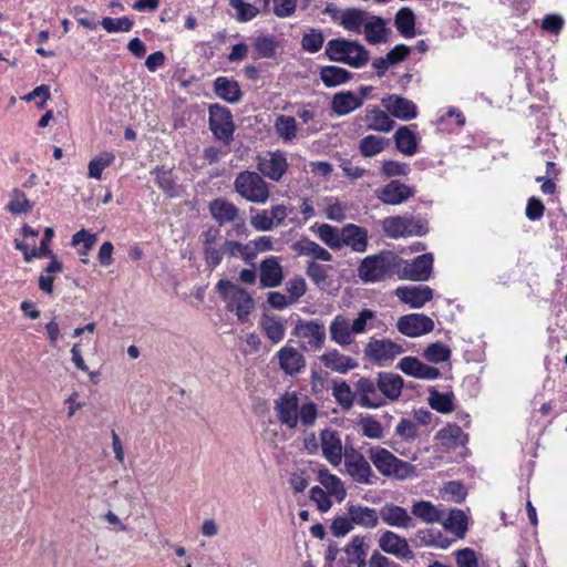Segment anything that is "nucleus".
Masks as SVG:
<instances>
[{
  "label": "nucleus",
  "instance_id": "1",
  "mask_svg": "<svg viewBox=\"0 0 567 567\" xmlns=\"http://www.w3.org/2000/svg\"><path fill=\"white\" fill-rule=\"evenodd\" d=\"M401 257L391 250L364 257L358 266V277L363 284L385 281L398 276Z\"/></svg>",
  "mask_w": 567,
  "mask_h": 567
},
{
  "label": "nucleus",
  "instance_id": "2",
  "mask_svg": "<svg viewBox=\"0 0 567 567\" xmlns=\"http://www.w3.org/2000/svg\"><path fill=\"white\" fill-rule=\"evenodd\" d=\"M326 56L332 62L347 64L354 69H361L370 60V52L357 40L336 38L327 42Z\"/></svg>",
  "mask_w": 567,
  "mask_h": 567
},
{
  "label": "nucleus",
  "instance_id": "3",
  "mask_svg": "<svg viewBox=\"0 0 567 567\" xmlns=\"http://www.w3.org/2000/svg\"><path fill=\"white\" fill-rule=\"evenodd\" d=\"M368 455L369 460L383 476L405 480L415 472L414 465L398 458L384 447L372 446L369 449Z\"/></svg>",
  "mask_w": 567,
  "mask_h": 567
},
{
  "label": "nucleus",
  "instance_id": "4",
  "mask_svg": "<svg viewBox=\"0 0 567 567\" xmlns=\"http://www.w3.org/2000/svg\"><path fill=\"white\" fill-rule=\"evenodd\" d=\"M234 188L244 199L264 204L269 198V186L262 176L252 171H243L234 181Z\"/></svg>",
  "mask_w": 567,
  "mask_h": 567
},
{
  "label": "nucleus",
  "instance_id": "5",
  "mask_svg": "<svg viewBox=\"0 0 567 567\" xmlns=\"http://www.w3.org/2000/svg\"><path fill=\"white\" fill-rule=\"evenodd\" d=\"M217 292L223 299L228 300L229 310L235 309L237 319L240 322L248 321L255 303L251 296L241 287L227 279H220L216 285Z\"/></svg>",
  "mask_w": 567,
  "mask_h": 567
},
{
  "label": "nucleus",
  "instance_id": "6",
  "mask_svg": "<svg viewBox=\"0 0 567 567\" xmlns=\"http://www.w3.org/2000/svg\"><path fill=\"white\" fill-rule=\"evenodd\" d=\"M384 235L392 239L410 236H424L429 233V224L424 218L409 216H389L382 220Z\"/></svg>",
  "mask_w": 567,
  "mask_h": 567
},
{
  "label": "nucleus",
  "instance_id": "7",
  "mask_svg": "<svg viewBox=\"0 0 567 567\" xmlns=\"http://www.w3.org/2000/svg\"><path fill=\"white\" fill-rule=\"evenodd\" d=\"M208 113V124L213 136L225 145H229L234 140L235 132L231 111L226 106L215 103L209 105Z\"/></svg>",
  "mask_w": 567,
  "mask_h": 567
},
{
  "label": "nucleus",
  "instance_id": "8",
  "mask_svg": "<svg viewBox=\"0 0 567 567\" xmlns=\"http://www.w3.org/2000/svg\"><path fill=\"white\" fill-rule=\"evenodd\" d=\"M344 466L348 474L359 484L372 485L377 482L370 463L363 454L352 449L350 452H344Z\"/></svg>",
  "mask_w": 567,
  "mask_h": 567
},
{
  "label": "nucleus",
  "instance_id": "9",
  "mask_svg": "<svg viewBox=\"0 0 567 567\" xmlns=\"http://www.w3.org/2000/svg\"><path fill=\"white\" fill-rule=\"evenodd\" d=\"M433 255L425 252L415 257L411 262L401 258L400 270L398 277L400 279L413 281H426L433 269Z\"/></svg>",
  "mask_w": 567,
  "mask_h": 567
},
{
  "label": "nucleus",
  "instance_id": "10",
  "mask_svg": "<svg viewBox=\"0 0 567 567\" xmlns=\"http://www.w3.org/2000/svg\"><path fill=\"white\" fill-rule=\"evenodd\" d=\"M257 169L262 176L279 182L288 169L287 157L281 151L258 155Z\"/></svg>",
  "mask_w": 567,
  "mask_h": 567
},
{
  "label": "nucleus",
  "instance_id": "11",
  "mask_svg": "<svg viewBox=\"0 0 567 567\" xmlns=\"http://www.w3.org/2000/svg\"><path fill=\"white\" fill-rule=\"evenodd\" d=\"M220 238V229L215 226L207 227L200 234V240L203 243V254L206 262V267L209 270H214L218 267L223 260L224 251L221 247L217 246V240Z\"/></svg>",
  "mask_w": 567,
  "mask_h": 567
},
{
  "label": "nucleus",
  "instance_id": "12",
  "mask_svg": "<svg viewBox=\"0 0 567 567\" xmlns=\"http://www.w3.org/2000/svg\"><path fill=\"white\" fill-rule=\"evenodd\" d=\"M398 330L410 338H416L433 331L434 321L423 313H410L399 318Z\"/></svg>",
  "mask_w": 567,
  "mask_h": 567
},
{
  "label": "nucleus",
  "instance_id": "13",
  "mask_svg": "<svg viewBox=\"0 0 567 567\" xmlns=\"http://www.w3.org/2000/svg\"><path fill=\"white\" fill-rule=\"evenodd\" d=\"M382 106L395 118L411 121L419 114L416 104L398 94H388L381 99Z\"/></svg>",
  "mask_w": 567,
  "mask_h": 567
},
{
  "label": "nucleus",
  "instance_id": "14",
  "mask_svg": "<svg viewBox=\"0 0 567 567\" xmlns=\"http://www.w3.org/2000/svg\"><path fill=\"white\" fill-rule=\"evenodd\" d=\"M299 400L295 392H286L275 401V410L280 423L289 429H295L298 424Z\"/></svg>",
  "mask_w": 567,
  "mask_h": 567
},
{
  "label": "nucleus",
  "instance_id": "15",
  "mask_svg": "<svg viewBox=\"0 0 567 567\" xmlns=\"http://www.w3.org/2000/svg\"><path fill=\"white\" fill-rule=\"evenodd\" d=\"M292 334L297 338L308 339L309 344L315 349H321L326 340V329L319 320L303 321L299 318Z\"/></svg>",
  "mask_w": 567,
  "mask_h": 567
},
{
  "label": "nucleus",
  "instance_id": "16",
  "mask_svg": "<svg viewBox=\"0 0 567 567\" xmlns=\"http://www.w3.org/2000/svg\"><path fill=\"white\" fill-rule=\"evenodd\" d=\"M380 518L384 524L396 528L409 529L416 525L408 509L394 503H385L380 508Z\"/></svg>",
  "mask_w": 567,
  "mask_h": 567
},
{
  "label": "nucleus",
  "instance_id": "17",
  "mask_svg": "<svg viewBox=\"0 0 567 567\" xmlns=\"http://www.w3.org/2000/svg\"><path fill=\"white\" fill-rule=\"evenodd\" d=\"M378 544L381 550L400 559H412L414 557L408 540L392 530H385L379 537Z\"/></svg>",
  "mask_w": 567,
  "mask_h": 567
},
{
  "label": "nucleus",
  "instance_id": "18",
  "mask_svg": "<svg viewBox=\"0 0 567 567\" xmlns=\"http://www.w3.org/2000/svg\"><path fill=\"white\" fill-rule=\"evenodd\" d=\"M377 381L370 378H360L355 383L358 404L367 409H378L385 404V400L378 393Z\"/></svg>",
  "mask_w": 567,
  "mask_h": 567
},
{
  "label": "nucleus",
  "instance_id": "19",
  "mask_svg": "<svg viewBox=\"0 0 567 567\" xmlns=\"http://www.w3.org/2000/svg\"><path fill=\"white\" fill-rule=\"evenodd\" d=\"M404 351L401 344L388 339H371L364 350L365 354L375 362L392 360Z\"/></svg>",
  "mask_w": 567,
  "mask_h": 567
},
{
  "label": "nucleus",
  "instance_id": "20",
  "mask_svg": "<svg viewBox=\"0 0 567 567\" xmlns=\"http://www.w3.org/2000/svg\"><path fill=\"white\" fill-rule=\"evenodd\" d=\"M395 296L411 308H422L432 300L433 290L429 286H402L396 288Z\"/></svg>",
  "mask_w": 567,
  "mask_h": 567
},
{
  "label": "nucleus",
  "instance_id": "21",
  "mask_svg": "<svg viewBox=\"0 0 567 567\" xmlns=\"http://www.w3.org/2000/svg\"><path fill=\"white\" fill-rule=\"evenodd\" d=\"M413 195L414 190L410 186L396 179L391 181L377 192L378 199L388 205H400Z\"/></svg>",
  "mask_w": 567,
  "mask_h": 567
},
{
  "label": "nucleus",
  "instance_id": "22",
  "mask_svg": "<svg viewBox=\"0 0 567 567\" xmlns=\"http://www.w3.org/2000/svg\"><path fill=\"white\" fill-rule=\"evenodd\" d=\"M259 282L261 288H276L284 280V270L278 257L269 256L259 266Z\"/></svg>",
  "mask_w": 567,
  "mask_h": 567
},
{
  "label": "nucleus",
  "instance_id": "23",
  "mask_svg": "<svg viewBox=\"0 0 567 567\" xmlns=\"http://www.w3.org/2000/svg\"><path fill=\"white\" fill-rule=\"evenodd\" d=\"M368 230L355 224H347L341 228V247L348 246L355 252L368 249Z\"/></svg>",
  "mask_w": 567,
  "mask_h": 567
},
{
  "label": "nucleus",
  "instance_id": "24",
  "mask_svg": "<svg viewBox=\"0 0 567 567\" xmlns=\"http://www.w3.org/2000/svg\"><path fill=\"white\" fill-rule=\"evenodd\" d=\"M348 515L352 518L353 525L364 528H375L379 525L380 511L361 504H347Z\"/></svg>",
  "mask_w": 567,
  "mask_h": 567
},
{
  "label": "nucleus",
  "instance_id": "25",
  "mask_svg": "<svg viewBox=\"0 0 567 567\" xmlns=\"http://www.w3.org/2000/svg\"><path fill=\"white\" fill-rule=\"evenodd\" d=\"M377 386L384 400L389 399L391 401H396L401 395L404 381L399 374L392 372H379Z\"/></svg>",
  "mask_w": 567,
  "mask_h": 567
},
{
  "label": "nucleus",
  "instance_id": "26",
  "mask_svg": "<svg viewBox=\"0 0 567 567\" xmlns=\"http://www.w3.org/2000/svg\"><path fill=\"white\" fill-rule=\"evenodd\" d=\"M320 361L326 368L341 374H346L359 365L355 359L340 353L337 349H331L324 352L320 357Z\"/></svg>",
  "mask_w": 567,
  "mask_h": 567
},
{
  "label": "nucleus",
  "instance_id": "27",
  "mask_svg": "<svg viewBox=\"0 0 567 567\" xmlns=\"http://www.w3.org/2000/svg\"><path fill=\"white\" fill-rule=\"evenodd\" d=\"M212 217L221 226L235 221L239 216V208L231 202L218 197L208 205Z\"/></svg>",
  "mask_w": 567,
  "mask_h": 567
},
{
  "label": "nucleus",
  "instance_id": "28",
  "mask_svg": "<svg viewBox=\"0 0 567 567\" xmlns=\"http://www.w3.org/2000/svg\"><path fill=\"white\" fill-rule=\"evenodd\" d=\"M363 105L362 97L352 91H341L332 96L331 110L339 116L348 115Z\"/></svg>",
  "mask_w": 567,
  "mask_h": 567
},
{
  "label": "nucleus",
  "instance_id": "29",
  "mask_svg": "<svg viewBox=\"0 0 567 567\" xmlns=\"http://www.w3.org/2000/svg\"><path fill=\"white\" fill-rule=\"evenodd\" d=\"M321 450L330 464L337 466L342 460V443L337 431H324L321 434Z\"/></svg>",
  "mask_w": 567,
  "mask_h": 567
},
{
  "label": "nucleus",
  "instance_id": "30",
  "mask_svg": "<svg viewBox=\"0 0 567 567\" xmlns=\"http://www.w3.org/2000/svg\"><path fill=\"white\" fill-rule=\"evenodd\" d=\"M389 112L379 109L378 106H368L365 109L364 120L367 122V128L377 132L388 133L390 132L395 122L389 116Z\"/></svg>",
  "mask_w": 567,
  "mask_h": 567
},
{
  "label": "nucleus",
  "instance_id": "31",
  "mask_svg": "<svg viewBox=\"0 0 567 567\" xmlns=\"http://www.w3.org/2000/svg\"><path fill=\"white\" fill-rule=\"evenodd\" d=\"M435 440L445 449H454L464 446L468 441V435L463 432L460 425L449 423L436 433Z\"/></svg>",
  "mask_w": 567,
  "mask_h": 567
},
{
  "label": "nucleus",
  "instance_id": "32",
  "mask_svg": "<svg viewBox=\"0 0 567 567\" xmlns=\"http://www.w3.org/2000/svg\"><path fill=\"white\" fill-rule=\"evenodd\" d=\"M280 368L285 373L295 375L306 365L305 357L295 348L284 347L278 352Z\"/></svg>",
  "mask_w": 567,
  "mask_h": 567
},
{
  "label": "nucleus",
  "instance_id": "33",
  "mask_svg": "<svg viewBox=\"0 0 567 567\" xmlns=\"http://www.w3.org/2000/svg\"><path fill=\"white\" fill-rule=\"evenodd\" d=\"M214 92L221 100L228 103H238L243 92L237 81L226 76H218L214 82Z\"/></svg>",
  "mask_w": 567,
  "mask_h": 567
},
{
  "label": "nucleus",
  "instance_id": "34",
  "mask_svg": "<svg viewBox=\"0 0 567 567\" xmlns=\"http://www.w3.org/2000/svg\"><path fill=\"white\" fill-rule=\"evenodd\" d=\"M393 140L400 153L412 156L417 152L419 138L411 126H400L394 133Z\"/></svg>",
  "mask_w": 567,
  "mask_h": 567
},
{
  "label": "nucleus",
  "instance_id": "35",
  "mask_svg": "<svg viewBox=\"0 0 567 567\" xmlns=\"http://www.w3.org/2000/svg\"><path fill=\"white\" fill-rule=\"evenodd\" d=\"M54 236V229L51 227H47L44 229L43 237L41 239L40 246L35 248L38 252L42 257L50 258L51 261L44 268V272L48 274H56L63 270V264L58 259V256L53 250L50 249V243Z\"/></svg>",
  "mask_w": 567,
  "mask_h": 567
},
{
  "label": "nucleus",
  "instance_id": "36",
  "mask_svg": "<svg viewBox=\"0 0 567 567\" xmlns=\"http://www.w3.org/2000/svg\"><path fill=\"white\" fill-rule=\"evenodd\" d=\"M388 31L386 21L378 16H370L363 28L365 41L370 44L385 42Z\"/></svg>",
  "mask_w": 567,
  "mask_h": 567
},
{
  "label": "nucleus",
  "instance_id": "37",
  "mask_svg": "<svg viewBox=\"0 0 567 567\" xmlns=\"http://www.w3.org/2000/svg\"><path fill=\"white\" fill-rule=\"evenodd\" d=\"M260 329L265 336L272 342L282 341L286 332L285 322L281 317L276 315H264L260 322Z\"/></svg>",
  "mask_w": 567,
  "mask_h": 567
},
{
  "label": "nucleus",
  "instance_id": "38",
  "mask_svg": "<svg viewBox=\"0 0 567 567\" xmlns=\"http://www.w3.org/2000/svg\"><path fill=\"white\" fill-rule=\"evenodd\" d=\"M369 12L359 8H348L342 10L341 27L348 31L360 34L369 19Z\"/></svg>",
  "mask_w": 567,
  "mask_h": 567
},
{
  "label": "nucleus",
  "instance_id": "39",
  "mask_svg": "<svg viewBox=\"0 0 567 567\" xmlns=\"http://www.w3.org/2000/svg\"><path fill=\"white\" fill-rule=\"evenodd\" d=\"M320 80L326 87H336L349 82L352 73L337 65H324L319 71Z\"/></svg>",
  "mask_w": 567,
  "mask_h": 567
},
{
  "label": "nucleus",
  "instance_id": "40",
  "mask_svg": "<svg viewBox=\"0 0 567 567\" xmlns=\"http://www.w3.org/2000/svg\"><path fill=\"white\" fill-rule=\"evenodd\" d=\"M291 248L293 251H296L300 256H311L312 258L322 260V261L332 260V255L327 249L321 247L316 241H312L306 237L296 241L291 246Z\"/></svg>",
  "mask_w": 567,
  "mask_h": 567
},
{
  "label": "nucleus",
  "instance_id": "41",
  "mask_svg": "<svg viewBox=\"0 0 567 567\" xmlns=\"http://www.w3.org/2000/svg\"><path fill=\"white\" fill-rule=\"evenodd\" d=\"M363 536H354L351 542L346 546L344 553L347 554L348 563L354 564L357 567H367V554L369 546L365 544Z\"/></svg>",
  "mask_w": 567,
  "mask_h": 567
},
{
  "label": "nucleus",
  "instance_id": "42",
  "mask_svg": "<svg viewBox=\"0 0 567 567\" xmlns=\"http://www.w3.org/2000/svg\"><path fill=\"white\" fill-rule=\"evenodd\" d=\"M318 480L320 484L327 489V493L334 496L338 502H342L347 492L342 481L334 474H331L329 470L322 468L318 473Z\"/></svg>",
  "mask_w": 567,
  "mask_h": 567
},
{
  "label": "nucleus",
  "instance_id": "43",
  "mask_svg": "<svg viewBox=\"0 0 567 567\" xmlns=\"http://www.w3.org/2000/svg\"><path fill=\"white\" fill-rule=\"evenodd\" d=\"M411 513L426 524L440 523L443 518V513L429 501L414 502Z\"/></svg>",
  "mask_w": 567,
  "mask_h": 567
},
{
  "label": "nucleus",
  "instance_id": "44",
  "mask_svg": "<svg viewBox=\"0 0 567 567\" xmlns=\"http://www.w3.org/2000/svg\"><path fill=\"white\" fill-rule=\"evenodd\" d=\"M151 175L155 177V183L163 193L168 197H175L176 193V178L173 175L172 168L164 166H156L151 171Z\"/></svg>",
  "mask_w": 567,
  "mask_h": 567
},
{
  "label": "nucleus",
  "instance_id": "45",
  "mask_svg": "<svg viewBox=\"0 0 567 567\" xmlns=\"http://www.w3.org/2000/svg\"><path fill=\"white\" fill-rule=\"evenodd\" d=\"M351 326L342 316H337L330 324V338L340 346H349L353 339L351 337Z\"/></svg>",
  "mask_w": 567,
  "mask_h": 567
},
{
  "label": "nucleus",
  "instance_id": "46",
  "mask_svg": "<svg viewBox=\"0 0 567 567\" xmlns=\"http://www.w3.org/2000/svg\"><path fill=\"white\" fill-rule=\"evenodd\" d=\"M398 32L404 38H413L415 35V16L410 8H401L394 19Z\"/></svg>",
  "mask_w": 567,
  "mask_h": 567
},
{
  "label": "nucleus",
  "instance_id": "47",
  "mask_svg": "<svg viewBox=\"0 0 567 567\" xmlns=\"http://www.w3.org/2000/svg\"><path fill=\"white\" fill-rule=\"evenodd\" d=\"M389 141L381 136L367 135L359 143V151L363 157H373L385 150Z\"/></svg>",
  "mask_w": 567,
  "mask_h": 567
},
{
  "label": "nucleus",
  "instance_id": "48",
  "mask_svg": "<svg viewBox=\"0 0 567 567\" xmlns=\"http://www.w3.org/2000/svg\"><path fill=\"white\" fill-rule=\"evenodd\" d=\"M429 404L433 410L440 413H451L454 410V394L453 392L441 393L435 389H431Z\"/></svg>",
  "mask_w": 567,
  "mask_h": 567
},
{
  "label": "nucleus",
  "instance_id": "49",
  "mask_svg": "<svg viewBox=\"0 0 567 567\" xmlns=\"http://www.w3.org/2000/svg\"><path fill=\"white\" fill-rule=\"evenodd\" d=\"M278 49V42L275 35H258L254 42L255 58L270 59L275 56Z\"/></svg>",
  "mask_w": 567,
  "mask_h": 567
},
{
  "label": "nucleus",
  "instance_id": "50",
  "mask_svg": "<svg viewBox=\"0 0 567 567\" xmlns=\"http://www.w3.org/2000/svg\"><path fill=\"white\" fill-rule=\"evenodd\" d=\"M332 395L336 402L343 409L350 410L354 403V393L351 391L350 385L346 381L334 383L332 388Z\"/></svg>",
  "mask_w": 567,
  "mask_h": 567
},
{
  "label": "nucleus",
  "instance_id": "51",
  "mask_svg": "<svg viewBox=\"0 0 567 567\" xmlns=\"http://www.w3.org/2000/svg\"><path fill=\"white\" fill-rule=\"evenodd\" d=\"M446 529L453 532L456 536L463 537L467 529V517L461 509H452L444 522Z\"/></svg>",
  "mask_w": 567,
  "mask_h": 567
},
{
  "label": "nucleus",
  "instance_id": "52",
  "mask_svg": "<svg viewBox=\"0 0 567 567\" xmlns=\"http://www.w3.org/2000/svg\"><path fill=\"white\" fill-rule=\"evenodd\" d=\"M228 1H229V6L236 10V19L239 22L251 21L260 12V10L256 6H254L249 2H246L244 0H228Z\"/></svg>",
  "mask_w": 567,
  "mask_h": 567
},
{
  "label": "nucleus",
  "instance_id": "53",
  "mask_svg": "<svg viewBox=\"0 0 567 567\" xmlns=\"http://www.w3.org/2000/svg\"><path fill=\"white\" fill-rule=\"evenodd\" d=\"M451 349L444 343L437 341L427 346L423 352V357L432 363H441L450 360Z\"/></svg>",
  "mask_w": 567,
  "mask_h": 567
},
{
  "label": "nucleus",
  "instance_id": "54",
  "mask_svg": "<svg viewBox=\"0 0 567 567\" xmlns=\"http://www.w3.org/2000/svg\"><path fill=\"white\" fill-rule=\"evenodd\" d=\"M329 266L318 264L316 261H308L306 275L315 282L319 289H324L327 286Z\"/></svg>",
  "mask_w": 567,
  "mask_h": 567
},
{
  "label": "nucleus",
  "instance_id": "55",
  "mask_svg": "<svg viewBox=\"0 0 567 567\" xmlns=\"http://www.w3.org/2000/svg\"><path fill=\"white\" fill-rule=\"evenodd\" d=\"M115 161L113 153L104 152L89 163V176L101 179L102 172Z\"/></svg>",
  "mask_w": 567,
  "mask_h": 567
},
{
  "label": "nucleus",
  "instance_id": "56",
  "mask_svg": "<svg viewBox=\"0 0 567 567\" xmlns=\"http://www.w3.org/2000/svg\"><path fill=\"white\" fill-rule=\"evenodd\" d=\"M318 236L319 238L331 249H340L341 248V230L329 225L322 224L318 227Z\"/></svg>",
  "mask_w": 567,
  "mask_h": 567
},
{
  "label": "nucleus",
  "instance_id": "57",
  "mask_svg": "<svg viewBox=\"0 0 567 567\" xmlns=\"http://www.w3.org/2000/svg\"><path fill=\"white\" fill-rule=\"evenodd\" d=\"M359 425L361 426L362 435L369 439L381 440L384 436L381 423L371 415L362 416L359 420Z\"/></svg>",
  "mask_w": 567,
  "mask_h": 567
},
{
  "label": "nucleus",
  "instance_id": "58",
  "mask_svg": "<svg viewBox=\"0 0 567 567\" xmlns=\"http://www.w3.org/2000/svg\"><path fill=\"white\" fill-rule=\"evenodd\" d=\"M323 43V33L318 29H310V31L305 33L301 39V48L309 53H316L320 51Z\"/></svg>",
  "mask_w": 567,
  "mask_h": 567
},
{
  "label": "nucleus",
  "instance_id": "59",
  "mask_svg": "<svg viewBox=\"0 0 567 567\" xmlns=\"http://www.w3.org/2000/svg\"><path fill=\"white\" fill-rule=\"evenodd\" d=\"M100 23L109 33L128 32L134 25L133 20H131L128 17H121L117 19L105 17Z\"/></svg>",
  "mask_w": 567,
  "mask_h": 567
},
{
  "label": "nucleus",
  "instance_id": "60",
  "mask_svg": "<svg viewBox=\"0 0 567 567\" xmlns=\"http://www.w3.org/2000/svg\"><path fill=\"white\" fill-rule=\"evenodd\" d=\"M7 208L12 214H22L30 212L32 209V205L25 194L16 188L11 193V199Z\"/></svg>",
  "mask_w": 567,
  "mask_h": 567
},
{
  "label": "nucleus",
  "instance_id": "61",
  "mask_svg": "<svg viewBox=\"0 0 567 567\" xmlns=\"http://www.w3.org/2000/svg\"><path fill=\"white\" fill-rule=\"evenodd\" d=\"M276 130L285 141H291L297 134V123L295 117L280 115L276 121Z\"/></svg>",
  "mask_w": 567,
  "mask_h": 567
},
{
  "label": "nucleus",
  "instance_id": "62",
  "mask_svg": "<svg viewBox=\"0 0 567 567\" xmlns=\"http://www.w3.org/2000/svg\"><path fill=\"white\" fill-rule=\"evenodd\" d=\"M250 225L258 231H269L274 229L275 223L268 210H259L256 215L251 216Z\"/></svg>",
  "mask_w": 567,
  "mask_h": 567
},
{
  "label": "nucleus",
  "instance_id": "63",
  "mask_svg": "<svg viewBox=\"0 0 567 567\" xmlns=\"http://www.w3.org/2000/svg\"><path fill=\"white\" fill-rule=\"evenodd\" d=\"M309 497L311 501L316 502L317 507L321 513L328 512L332 506L329 494L319 486H313L310 489Z\"/></svg>",
  "mask_w": 567,
  "mask_h": 567
},
{
  "label": "nucleus",
  "instance_id": "64",
  "mask_svg": "<svg viewBox=\"0 0 567 567\" xmlns=\"http://www.w3.org/2000/svg\"><path fill=\"white\" fill-rule=\"evenodd\" d=\"M457 567H478L476 553L472 548H463L455 551Z\"/></svg>",
  "mask_w": 567,
  "mask_h": 567
}]
</instances>
